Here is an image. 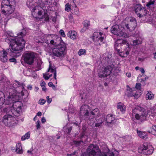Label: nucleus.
<instances>
[{
  "mask_svg": "<svg viewBox=\"0 0 156 156\" xmlns=\"http://www.w3.org/2000/svg\"><path fill=\"white\" fill-rule=\"evenodd\" d=\"M83 24L84 27H87L90 24V22L89 20H86L84 21Z\"/></svg>",
  "mask_w": 156,
  "mask_h": 156,
  "instance_id": "38",
  "label": "nucleus"
},
{
  "mask_svg": "<svg viewBox=\"0 0 156 156\" xmlns=\"http://www.w3.org/2000/svg\"><path fill=\"white\" fill-rule=\"evenodd\" d=\"M127 87H128L129 88V86L127 85ZM127 90H129V91L130 92V94H128V96L129 97H132V96H135L136 95V93H133V89H131L129 88V89L128 90V89H127Z\"/></svg>",
  "mask_w": 156,
  "mask_h": 156,
  "instance_id": "33",
  "label": "nucleus"
},
{
  "mask_svg": "<svg viewBox=\"0 0 156 156\" xmlns=\"http://www.w3.org/2000/svg\"><path fill=\"white\" fill-rule=\"evenodd\" d=\"M99 113V109L97 108H95L89 113V116L87 117V118L91 120L95 116L98 115Z\"/></svg>",
  "mask_w": 156,
  "mask_h": 156,
  "instance_id": "21",
  "label": "nucleus"
},
{
  "mask_svg": "<svg viewBox=\"0 0 156 156\" xmlns=\"http://www.w3.org/2000/svg\"><path fill=\"white\" fill-rule=\"evenodd\" d=\"M11 150L13 152H16V149L15 147H11Z\"/></svg>",
  "mask_w": 156,
  "mask_h": 156,
  "instance_id": "51",
  "label": "nucleus"
},
{
  "mask_svg": "<svg viewBox=\"0 0 156 156\" xmlns=\"http://www.w3.org/2000/svg\"><path fill=\"white\" fill-rule=\"evenodd\" d=\"M153 55L154 56V58L155 59H156V52L154 53H153Z\"/></svg>",
  "mask_w": 156,
  "mask_h": 156,
  "instance_id": "64",
  "label": "nucleus"
},
{
  "mask_svg": "<svg viewBox=\"0 0 156 156\" xmlns=\"http://www.w3.org/2000/svg\"><path fill=\"white\" fill-rule=\"evenodd\" d=\"M130 20V21L133 22L134 20H135V19L132 18H131Z\"/></svg>",
  "mask_w": 156,
  "mask_h": 156,
  "instance_id": "60",
  "label": "nucleus"
},
{
  "mask_svg": "<svg viewBox=\"0 0 156 156\" xmlns=\"http://www.w3.org/2000/svg\"><path fill=\"white\" fill-rule=\"evenodd\" d=\"M144 78H142L141 79H139V80H140V81L141 82H144L148 78V77L147 76H144Z\"/></svg>",
  "mask_w": 156,
  "mask_h": 156,
  "instance_id": "45",
  "label": "nucleus"
},
{
  "mask_svg": "<svg viewBox=\"0 0 156 156\" xmlns=\"http://www.w3.org/2000/svg\"><path fill=\"white\" fill-rule=\"evenodd\" d=\"M44 41L48 45L49 48H46L48 51H50L53 48L61 44L64 42L62 41L61 37L55 34H48L45 35L44 37Z\"/></svg>",
  "mask_w": 156,
  "mask_h": 156,
  "instance_id": "5",
  "label": "nucleus"
},
{
  "mask_svg": "<svg viewBox=\"0 0 156 156\" xmlns=\"http://www.w3.org/2000/svg\"><path fill=\"white\" fill-rule=\"evenodd\" d=\"M36 127L37 129H38L40 128L41 126L40 124V122L39 121H38L37 122Z\"/></svg>",
  "mask_w": 156,
  "mask_h": 156,
  "instance_id": "46",
  "label": "nucleus"
},
{
  "mask_svg": "<svg viewBox=\"0 0 156 156\" xmlns=\"http://www.w3.org/2000/svg\"><path fill=\"white\" fill-rule=\"evenodd\" d=\"M67 35L68 37L73 40L76 39L77 37V33L74 31H69Z\"/></svg>",
  "mask_w": 156,
  "mask_h": 156,
  "instance_id": "22",
  "label": "nucleus"
},
{
  "mask_svg": "<svg viewBox=\"0 0 156 156\" xmlns=\"http://www.w3.org/2000/svg\"><path fill=\"white\" fill-rule=\"evenodd\" d=\"M143 89L141 88V84L137 83V97H140L142 94Z\"/></svg>",
  "mask_w": 156,
  "mask_h": 156,
  "instance_id": "26",
  "label": "nucleus"
},
{
  "mask_svg": "<svg viewBox=\"0 0 156 156\" xmlns=\"http://www.w3.org/2000/svg\"><path fill=\"white\" fill-rule=\"evenodd\" d=\"M52 87V89H53L54 90H56V87H55V85H53V86H52V87Z\"/></svg>",
  "mask_w": 156,
  "mask_h": 156,
  "instance_id": "63",
  "label": "nucleus"
},
{
  "mask_svg": "<svg viewBox=\"0 0 156 156\" xmlns=\"http://www.w3.org/2000/svg\"><path fill=\"white\" fill-rule=\"evenodd\" d=\"M153 151V149L152 147H149L147 143H144L140 145L138 149L139 153L146 155L150 154Z\"/></svg>",
  "mask_w": 156,
  "mask_h": 156,
  "instance_id": "13",
  "label": "nucleus"
},
{
  "mask_svg": "<svg viewBox=\"0 0 156 156\" xmlns=\"http://www.w3.org/2000/svg\"><path fill=\"white\" fill-rule=\"evenodd\" d=\"M152 130L154 131H156V125H154L152 126Z\"/></svg>",
  "mask_w": 156,
  "mask_h": 156,
  "instance_id": "50",
  "label": "nucleus"
},
{
  "mask_svg": "<svg viewBox=\"0 0 156 156\" xmlns=\"http://www.w3.org/2000/svg\"><path fill=\"white\" fill-rule=\"evenodd\" d=\"M154 98V94L150 91H147L146 95V98L147 100H153Z\"/></svg>",
  "mask_w": 156,
  "mask_h": 156,
  "instance_id": "25",
  "label": "nucleus"
},
{
  "mask_svg": "<svg viewBox=\"0 0 156 156\" xmlns=\"http://www.w3.org/2000/svg\"><path fill=\"white\" fill-rule=\"evenodd\" d=\"M5 95L4 93L0 91V108H2V106L3 105L4 102L5 103Z\"/></svg>",
  "mask_w": 156,
  "mask_h": 156,
  "instance_id": "23",
  "label": "nucleus"
},
{
  "mask_svg": "<svg viewBox=\"0 0 156 156\" xmlns=\"http://www.w3.org/2000/svg\"><path fill=\"white\" fill-rule=\"evenodd\" d=\"M48 86L50 87H52L53 85V83L51 82H50L48 83Z\"/></svg>",
  "mask_w": 156,
  "mask_h": 156,
  "instance_id": "56",
  "label": "nucleus"
},
{
  "mask_svg": "<svg viewBox=\"0 0 156 156\" xmlns=\"http://www.w3.org/2000/svg\"><path fill=\"white\" fill-rule=\"evenodd\" d=\"M32 149H31L30 150H28L27 151V153L30 154H32Z\"/></svg>",
  "mask_w": 156,
  "mask_h": 156,
  "instance_id": "58",
  "label": "nucleus"
},
{
  "mask_svg": "<svg viewBox=\"0 0 156 156\" xmlns=\"http://www.w3.org/2000/svg\"><path fill=\"white\" fill-rule=\"evenodd\" d=\"M120 27L118 25L113 26L111 29L112 33L119 37H122L124 38L128 37L129 36L128 34L123 31L124 28L122 27L121 30L120 29Z\"/></svg>",
  "mask_w": 156,
  "mask_h": 156,
  "instance_id": "14",
  "label": "nucleus"
},
{
  "mask_svg": "<svg viewBox=\"0 0 156 156\" xmlns=\"http://www.w3.org/2000/svg\"><path fill=\"white\" fill-rule=\"evenodd\" d=\"M12 91H13L12 88L10 89L9 90V95L8 96L7 98L6 99L5 104L4 105L5 106L2 109H1V111L3 112L6 113H9L10 114H11V113H12L13 110L12 109V107L11 106V104L12 101L14 100V99H13L12 100H10V99L11 98V96H12V98L13 94H14L12 93Z\"/></svg>",
  "mask_w": 156,
  "mask_h": 156,
  "instance_id": "8",
  "label": "nucleus"
},
{
  "mask_svg": "<svg viewBox=\"0 0 156 156\" xmlns=\"http://www.w3.org/2000/svg\"><path fill=\"white\" fill-rule=\"evenodd\" d=\"M138 12V16L140 18L144 16L147 14V11L145 8L142 6L140 4H137V12Z\"/></svg>",
  "mask_w": 156,
  "mask_h": 156,
  "instance_id": "18",
  "label": "nucleus"
},
{
  "mask_svg": "<svg viewBox=\"0 0 156 156\" xmlns=\"http://www.w3.org/2000/svg\"><path fill=\"white\" fill-rule=\"evenodd\" d=\"M113 70V69L111 66H107L104 68L102 73H98V76L100 78H101L106 77L109 75L111 73H112V71Z\"/></svg>",
  "mask_w": 156,
  "mask_h": 156,
  "instance_id": "17",
  "label": "nucleus"
},
{
  "mask_svg": "<svg viewBox=\"0 0 156 156\" xmlns=\"http://www.w3.org/2000/svg\"><path fill=\"white\" fill-rule=\"evenodd\" d=\"M28 88L29 89L31 90L32 89V87L31 85H30L28 86Z\"/></svg>",
  "mask_w": 156,
  "mask_h": 156,
  "instance_id": "62",
  "label": "nucleus"
},
{
  "mask_svg": "<svg viewBox=\"0 0 156 156\" xmlns=\"http://www.w3.org/2000/svg\"><path fill=\"white\" fill-rule=\"evenodd\" d=\"M137 45L140 44L141 43L143 39H141V37L139 38L137 37Z\"/></svg>",
  "mask_w": 156,
  "mask_h": 156,
  "instance_id": "43",
  "label": "nucleus"
},
{
  "mask_svg": "<svg viewBox=\"0 0 156 156\" xmlns=\"http://www.w3.org/2000/svg\"><path fill=\"white\" fill-rule=\"evenodd\" d=\"M46 102L45 100L43 99H40L39 101V104L40 105H44Z\"/></svg>",
  "mask_w": 156,
  "mask_h": 156,
  "instance_id": "40",
  "label": "nucleus"
},
{
  "mask_svg": "<svg viewBox=\"0 0 156 156\" xmlns=\"http://www.w3.org/2000/svg\"><path fill=\"white\" fill-rule=\"evenodd\" d=\"M25 29H23L21 31L17 34V36L14 37L11 32L7 33L8 37L6 41H9L10 45L13 51H18L17 53H19L24 47L25 41L23 38V37L26 34Z\"/></svg>",
  "mask_w": 156,
  "mask_h": 156,
  "instance_id": "2",
  "label": "nucleus"
},
{
  "mask_svg": "<svg viewBox=\"0 0 156 156\" xmlns=\"http://www.w3.org/2000/svg\"><path fill=\"white\" fill-rule=\"evenodd\" d=\"M86 51L84 49H80L78 52V54L79 56H81L83 55H85L86 53Z\"/></svg>",
  "mask_w": 156,
  "mask_h": 156,
  "instance_id": "35",
  "label": "nucleus"
},
{
  "mask_svg": "<svg viewBox=\"0 0 156 156\" xmlns=\"http://www.w3.org/2000/svg\"><path fill=\"white\" fill-rule=\"evenodd\" d=\"M16 152L17 154H21L23 153L22 147L20 143H18L16 145Z\"/></svg>",
  "mask_w": 156,
  "mask_h": 156,
  "instance_id": "24",
  "label": "nucleus"
},
{
  "mask_svg": "<svg viewBox=\"0 0 156 156\" xmlns=\"http://www.w3.org/2000/svg\"><path fill=\"white\" fill-rule=\"evenodd\" d=\"M154 0H150V1L147 2L146 6L147 9L149 10L152 9V6L154 4Z\"/></svg>",
  "mask_w": 156,
  "mask_h": 156,
  "instance_id": "29",
  "label": "nucleus"
},
{
  "mask_svg": "<svg viewBox=\"0 0 156 156\" xmlns=\"http://www.w3.org/2000/svg\"><path fill=\"white\" fill-rule=\"evenodd\" d=\"M137 70H139L141 73H142V75H140L138 76V78H139L141 77L144 75L145 73V71L144 69L142 68H139V67L137 66Z\"/></svg>",
  "mask_w": 156,
  "mask_h": 156,
  "instance_id": "34",
  "label": "nucleus"
},
{
  "mask_svg": "<svg viewBox=\"0 0 156 156\" xmlns=\"http://www.w3.org/2000/svg\"><path fill=\"white\" fill-rule=\"evenodd\" d=\"M42 113L41 112H39L37 113V115L39 116H40L41 115Z\"/></svg>",
  "mask_w": 156,
  "mask_h": 156,
  "instance_id": "59",
  "label": "nucleus"
},
{
  "mask_svg": "<svg viewBox=\"0 0 156 156\" xmlns=\"http://www.w3.org/2000/svg\"><path fill=\"white\" fill-rule=\"evenodd\" d=\"M45 84V83L43 81L41 83V86L42 87L44 86V85Z\"/></svg>",
  "mask_w": 156,
  "mask_h": 156,
  "instance_id": "55",
  "label": "nucleus"
},
{
  "mask_svg": "<svg viewBox=\"0 0 156 156\" xmlns=\"http://www.w3.org/2000/svg\"><path fill=\"white\" fill-rule=\"evenodd\" d=\"M27 5L30 9L32 15L34 17L37 19H44L45 21L49 20L48 15L42 6L38 5V3L34 2L33 0H27Z\"/></svg>",
  "mask_w": 156,
  "mask_h": 156,
  "instance_id": "3",
  "label": "nucleus"
},
{
  "mask_svg": "<svg viewBox=\"0 0 156 156\" xmlns=\"http://www.w3.org/2000/svg\"><path fill=\"white\" fill-rule=\"evenodd\" d=\"M137 134L139 137L142 139H145L147 136V133L145 132L137 130Z\"/></svg>",
  "mask_w": 156,
  "mask_h": 156,
  "instance_id": "28",
  "label": "nucleus"
},
{
  "mask_svg": "<svg viewBox=\"0 0 156 156\" xmlns=\"http://www.w3.org/2000/svg\"><path fill=\"white\" fill-rule=\"evenodd\" d=\"M49 73L43 74V77L46 80H48L49 78L52 76V74L49 75Z\"/></svg>",
  "mask_w": 156,
  "mask_h": 156,
  "instance_id": "36",
  "label": "nucleus"
},
{
  "mask_svg": "<svg viewBox=\"0 0 156 156\" xmlns=\"http://www.w3.org/2000/svg\"><path fill=\"white\" fill-rule=\"evenodd\" d=\"M24 85L22 83L19 82L15 81L12 84H11L10 87L7 88L9 90V92L10 89L12 88L13 91H12V93L14 94L12 98L11 96L10 100H14L12 101L11 104L12 109L17 111H20L21 109L22 103L18 100L19 99L21 96L25 95L26 97L28 96V94L27 90L24 89Z\"/></svg>",
  "mask_w": 156,
  "mask_h": 156,
  "instance_id": "1",
  "label": "nucleus"
},
{
  "mask_svg": "<svg viewBox=\"0 0 156 156\" xmlns=\"http://www.w3.org/2000/svg\"><path fill=\"white\" fill-rule=\"evenodd\" d=\"M151 133L154 135H156V131H154L151 129Z\"/></svg>",
  "mask_w": 156,
  "mask_h": 156,
  "instance_id": "52",
  "label": "nucleus"
},
{
  "mask_svg": "<svg viewBox=\"0 0 156 156\" xmlns=\"http://www.w3.org/2000/svg\"><path fill=\"white\" fill-rule=\"evenodd\" d=\"M30 136V134L29 132L26 133L24 135L22 136L21 138L22 140H24L26 139H29Z\"/></svg>",
  "mask_w": 156,
  "mask_h": 156,
  "instance_id": "32",
  "label": "nucleus"
},
{
  "mask_svg": "<svg viewBox=\"0 0 156 156\" xmlns=\"http://www.w3.org/2000/svg\"><path fill=\"white\" fill-rule=\"evenodd\" d=\"M114 48L122 57H126L129 54L130 51L128 44L124 40H117L115 42Z\"/></svg>",
  "mask_w": 156,
  "mask_h": 156,
  "instance_id": "4",
  "label": "nucleus"
},
{
  "mask_svg": "<svg viewBox=\"0 0 156 156\" xmlns=\"http://www.w3.org/2000/svg\"><path fill=\"white\" fill-rule=\"evenodd\" d=\"M151 111L150 112L151 113V114L152 115H154V113H155V112H154V109H151Z\"/></svg>",
  "mask_w": 156,
  "mask_h": 156,
  "instance_id": "54",
  "label": "nucleus"
},
{
  "mask_svg": "<svg viewBox=\"0 0 156 156\" xmlns=\"http://www.w3.org/2000/svg\"><path fill=\"white\" fill-rule=\"evenodd\" d=\"M9 61L10 62H14L16 61V59L14 58H12L10 59Z\"/></svg>",
  "mask_w": 156,
  "mask_h": 156,
  "instance_id": "48",
  "label": "nucleus"
},
{
  "mask_svg": "<svg viewBox=\"0 0 156 156\" xmlns=\"http://www.w3.org/2000/svg\"><path fill=\"white\" fill-rule=\"evenodd\" d=\"M105 37V34L101 32H95L93 34L92 38L95 44L98 45L103 41Z\"/></svg>",
  "mask_w": 156,
  "mask_h": 156,
  "instance_id": "16",
  "label": "nucleus"
},
{
  "mask_svg": "<svg viewBox=\"0 0 156 156\" xmlns=\"http://www.w3.org/2000/svg\"><path fill=\"white\" fill-rule=\"evenodd\" d=\"M89 107L87 105H83L80 108V113L81 114H84L85 116L87 117L89 116L88 110L89 109Z\"/></svg>",
  "mask_w": 156,
  "mask_h": 156,
  "instance_id": "20",
  "label": "nucleus"
},
{
  "mask_svg": "<svg viewBox=\"0 0 156 156\" xmlns=\"http://www.w3.org/2000/svg\"><path fill=\"white\" fill-rule=\"evenodd\" d=\"M114 116L112 114H108L105 117L102 115L99 119H97L96 120L97 122L95 123V126L96 127H99L103 122L105 125H109L114 120Z\"/></svg>",
  "mask_w": 156,
  "mask_h": 156,
  "instance_id": "9",
  "label": "nucleus"
},
{
  "mask_svg": "<svg viewBox=\"0 0 156 156\" xmlns=\"http://www.w3.org/2000/svg\"><path fill=\"white\" fill-rule=\"evenodd\" d=\"M66 46L64 42L61 43V44L53 48L51 51L53 55L59 57H62L66 53Z\"/></svg>",
  "mask_w": 156,
  "mask_h": 156,
  "instance_id": "7",
  "label": "nucleus"
},
{
  "mask_svg": "<svg viewBox=\"0 0 156 156\" xmlns=\"http://www.w3.org/2000/svg\"><path fill=\"white\" fill-rule=\"evenodd\" d=\"M48 72L53 73L55 79V80L56 79V70L55 69H53L51 68V67H50L48 70Z\"/></svg>",
  "mask_w": 156,
  "mask_h": 156,
  "instance_id": "30",
  "label": "nucleus"
},
{
  "mask_svg": "<svg viewBox=\"0 0 156 156\" xmlns=\"http://www.w3.org/2000/svg\"><path fill=\"white\" fill-rule=\"evenodd\" d=\"M139 111L138 113H137V120H139L140 122H142L145 120L148 113V112L144 108L141 107L139 106H137V112Z\"/></svg>",
  "mask_w": 156,
  "mask_h": 156,
  "instance_id": "15",
  "label": "nucleus"
},
{
  "mask_svg": "<svg viewBox=\"0 0 156 156\" xmlns=\"http://www.w3.org/2000/svg\"><path fill=\"white\" fill-rule=\"evenodd\" d=\"M81 143H83V141L80 140V141H75L74 142V144L77 146L80 145Z\"/></svg>",
  "mask_w": 156,
  "mask_h": 156,
  "instance_id": "44",
  "label": "nucleus"
},
{
  "mask_svg": "<svg viewBox=\"0 0 156 156\" xmlns=\"http://www.w3.org/2000/svg\"><path fill=\"white\" fill-rule=\"evenodd\" d=\"M35 56L34 53L32 52H27L24 53L22 56L21 62L22 63V60L24 62L30 65L33 64L34 62Z\"/></svg>",
  "mask_w": 156,
  "mask_h": 156,
  "instance_id": "10",
  "label": "nucleus"
},
{
  "mask_svg": "<svg viewBox=\"0 0 156 156\" xmlns=\"http://www.w3.org/2000/svg\"><path fill=\"white\" fill-rule=\"evenodd\" d=\"M59 33L62 37H65L66 36L63 30H60Z\"/></svg>",
  "mask_w": 156,
  "mask_h": 156,
  "instance_id": "42",
  "label": "nucleus"
},
{
  "mask_svg": "<svg viewBox=\"0 0 156 156\" xmlns=\"http://www.w3.org/2000/svg\"><path fill=\"white\" fill-rule=\"evenodd\" d=\"M89 156H101V154L98 147L97 145L90 144L87 149Z\"/></svg>",
  "mask_w": 156,
  "mask_h": 156,
  "instance_id": "12",
  "label": "nucleus"
},
{
  "mask_svg": "<svg viewBox=\"0 0 156 156\" xmlns=\"http://www.w3.org/2000/svg\"><path fill=\"white\" fill-rule=\"evenodd\" d=\"M2 122L7 126H12L16 125V119L11 114H7L3 118Z\"/></svg>",
  "mask_w": 156,
  "mask_h": 156,
  "instance_id": "11",
  "label": "nucleus"
},
{
  "mask_svg": "<svg viewBox=\"0 0 156 156\" xmlns=\"http://www.w3.org/2000/svg\"><path fill=\"white\" fill-rule=\"evenodd\" d=\"M126 75L127 76H128L129 77L131 76V74L129 73H126Z\"/></svg>",
  "mask_w": 156,
  "mask_h": 156,
  "instance_id": "57",
  "label": "nucleus"
},
{
  "mask_svg": "<svg viewBox=\"0 0 156 156\" xmlns=\"http://www.w3.org/2000/svg\"><path fill=\"white\" fill-rule=\"evenodd\" d=\"M46 99L48 103L50 104L52 101V99L51 98H50L48 96L46 97Z\"/></svg>",
  "mask_w": 156,
  "mask_h": 156,
  "instance_id": "47",
  "label": "nucleus"
},
{
  "mask_svg": "<svg viewBox=\"0 0 156 156\" xmlns=\"http://www.w3.org/2000/svg\"><path fill=\"white\" fill-rule=\"evenodd\" d=\"M136 109H134L133 110L132 114V118L133 121L136 122Z\"/></svg>",
  "mask_w": 156,
  "mask_h": 156,
  "instance_id": "31",
  "label": "nucleus"
},
{
  "mask_svg": "<svg viewBox=\"0 0 156 156\" xmlns=\"http://www.w3.org/2000/svg\"><path fill=\"white\" fill-rule=\"evenodd\" d=\"M138 60L139 61H140L141 62L143 61L144 60V59L141 58H139Z\"/></svg>",
  "mask_w": 156,
  "mask_h": 156,
  "instance_id": "61",
  "label": "nucleus"
},
{
  "mask_svg": "<svg viewBox=\"0 0 156 156\" xmlns=\"http://www.w3.org/2000/svg\"><path fill=\"white\" fill-rule=\"evenodd\" d=\"M71 9V5L68 3L66 4L65 5V10L69 12L70 10Z\"/></svg>",
  "mask_w": 156,
  "mask_h": 156,
  "instance_id": "37",
  "label": "nucleus"
},
{
  "mask_svg": "<svg viewBox=\"0 0 156 156\" xmlns=\"http://www.w3.org/2000/svg\"><path fill=\"white\" fill-rule=\"evenodd\" d=\"M114 154L113 152L109 151V152L105 154L103 156H114Z\"/></svg>",
  "mask_w": 156,
  "mask_h": 156,
  "instance_id": "39",
  "label": "nucleus"
},
{
  "mask_svg": "<svg viewBox=\"0 0 156 156\" xmlns=\"http://www.w3.org/2000/svg\"><path fill=\"white\" fill-rule=\"evenodd\" d=\"M72 130V127H71L68 128V129H67L68 133H69Z\"/></svg>",
  "mask_w": 156,
  "mask_h": 156,
  "instance_id": "53",
  "label": "nucleus"
},
{
  "mask_svg": "<svg viewBox=\"0 0 156 156\" xmlns=\"http://www.w3.org/2000/svg\"><path fill=\"white\" fill-rule=\"evenodd\" d=\"M7 52L4 49L0 51V60L2 62L5 63L7 61Z\"/></svg>",
  "mask_w": 156,
  "mask_h": 156,
  "instance_id": "19",
  "label": "nucleus"
},
{
  "mask_svg": "<svg viewBox=\"0 0 156 156\" xmlns=\"http://www.w3.org/2000/svg\"><path fill=\"white\" fill-rule=\"evenodd\" d=\"M46 122V119L44 117H43L41 119V122L42 123H44Z\"/></svg>",
  "mask_w": 156,
  "mask_h": 156,
  "instance_id": "49",
  "label": "nucleus"
},
{
  "mask_svg": "<svg viewBox=\"0 0 156 156\" xmlns=\"http://www.w3.org/2000/svg\"><path fill=\"white\" fill-rule=\"evenodd\" d=\"M16 5L15 0H2L1 1V12L5 15H9L14 11Z\"/></svg>",
  "mask_w": 156,
  "mask_h": 156,
  "instance_id": "6",
  "label": "nucleus"
},
{
  "mask_svg": "<svg viewBox=\"0 0 156 156\" xmlns=\"http://www.w3.org/2000/svg\"><path fill=\"white\" fill-rule=\"evenodd\" d=\"M117 108L118 109H119L123 113L125 112L126 109L125 105L121 103H119L118 104Z\"/></svg>",
  "mask_w": 156,
  "mask_h": 156,
  "instance_id": "27",
  "label": "nucleus"
},
{
  "mask_svg": "<svg viewBox=\"0 0 156 156\" xmlns=\"http://www.w3.org/2000/svg\"><path fill=\"white\" fill-rule=\"evenodd\" d=\"M42 64V62L41 60H38L37 62V66L38 68H40Z\"/></svg>",
  "mask_w": 156,
  "mask_h": 156,
  "instance_id": "41",
  "label": "nucleus"
}]
</instances>
